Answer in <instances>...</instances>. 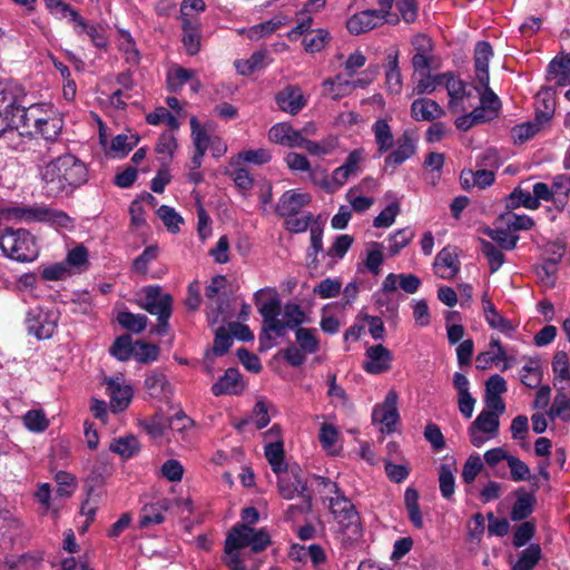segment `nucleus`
I'll return each mask as SVG.
<instances>
[{
    "instance_id": "nucleus-4",
    "label": "nucleus",
    "mask_w": 570,
    "mask_h": 570,
    "mask_svg": "<svg viewBox=\"0 0 570 570\" xmlns=\"http://www.w3.org/2000/svg\"><path fill=\"white\" fill-rule=\"evenodd\" d=\"M311 245L307 249V267L317 271L323 264L326 268H332L337 261L342 259L353 243V237L348 235H338L333 244L324 250L323 248V228L318 224L309 227Z\"/></svg>"
},
{
    "instance_id": "nucleus-24",
    "label": "nucleus",
    "mask_w": 570,
    "mask_h": 570,
    "mask_svg": "<svg viewBox=\"0 0 570 570\" xmlns=\"http://www.w3.org/2000/svg\"><path fill=\"white\" fill-rule=\"evenodd\" d=\"M303 137L301 131L285 122L272 126L268 131L271 141L291 148L299 147L303 142Z\"/></svg>"
},
{
    "instance_id": "nucleus-57",
    "label": "nucleus",
    "mask_w": 570,
    "mask_h": 570,
    "mask_svg": "<svg viewBox=\"0 0 570 570\" xmlns=\"http://www.w3.org/2000/svg\"><path fill=\"white\" fill-rule=\"evenodd\" d=\"M184 47L188 55L194 56L199 51L200 48V36L198 28L194 26L189 20L183 21V39Z\"/></svg>"
},
{
    "instance_id": "nucleus-28",
    "label": "nucleus",
    "mask_w": 570,
    "mask_h": 570,
    "mask_svg": "<svg viewBox=\"0 0 570 570\" xmlns=\"http://www.w3.org/2000/svg\"><path fill=\"white\" fill-rule=\"evenodd\" d=\"M433 267L439 277L443 279H451L460 271V262L452 249L443 248L438 253Z\"/></svg>"
},
{
    "instance_id": "nucleus-45",
    "label": "nucleus",
    "mask_w": 570,
    "mask_h": 570,
    "mask_svg": "<svg viewBox=\"0 0 570 570\" xmlns=\"http://www.w3.org/2000/svg\"><path fill=\"white\" fill-rule=\"evenodd\" d=\"M414 230L411 228H400L387 237V252L390 256H396L403 248H405L414 238Z\"/></svg>"
},
{
    "instance_id": "nucleus-35",
    "label": "nucleus",
    "mask_w": 570,
    "mask_h": 570,
    "mask_svg": "<svg viewBox=\"0 0 570 570\" xmlns=\"http://www.w3.org/2000/svg\"><path fill=\"white\" fill-rule=\"evenodd\" d=\"M548 75L558 86H567L570 82V52L552 59L548 66Z\"/></svg>"
},
{
    "instance_id": "nucleus-51",
    "label": "nucleus",
    "mask_w": 570,
    "mask_h": 570,
    "mask_svg": "<svg viewBox=\"0 0 570 570\" xmlns=\"http://www.w3.org/2000/svg\"><path fill=\"white\" fill-rule=\"evenodd\" d=\"M520 380L530 389L538 387L542 380L540 362L538 360H529L520 370Z\"/></svg>"
},
{
    "instance_id": "nucleus-23",
    "label": "nucleus",
    "mask_w": 570,
    "mask_h": 570,
    "mask_svg": "<svg viewBox=\"0 0 570 570\" xmlns=\"http://www.w3.org/2000/svg\"><path fill=\"white\" fill-rule=\"evenodd\" d=\"M484 88V92L481 95L474 91L476 96L475 101L479 100L480 105L474 107V111L480 115L481 121H490L494 119L501 107L499 97L489 88V85Z\"/></svg>"
},
{
    "instance_id": "nucleus-44",
    "label": "nucleus",
    "mask_w": 570,
    "mask_h": 570,
    "mask_svg": "<svg viewBox=\"0 0 570 570\" xmlns=\"http://www.w3.org/2000/svg\"><path fill=\"white\" fill-rule=\"evenodd\" d=\"M570 394L568 391L557 390L553 403L548 412L550 420L560 419L563 422H570Z\"/></svg>"
},
{
    "instance_id": "nucleus-14",
    "label": "nucleus",
    "mask_w": 570,
    "mask_h": 570,
    "mask_svg": "<svg viewBox=\"0 0 570 570\" xmlns=\"http://www.w3.org/2000/svg\"><path fill=\"white\" fill-rule=\"evenodd\" d=\"M107 391L110 397V410L114 413H119L125 411L134 395V390L130 384H127L122 375H116L109 377L106 381Z\"/></svg>"
},
{
    "instance_id": "nucleus-41",
    "label": "nucleus",
    "mask_w": 570,
    "mask_h": 570,
    "mask_svg": "<svg viewBox=\"0 0 570 570\" xmlns=\"http://www.w3.org/2000/svg\"><path fill=\"white\" fill-rule=\"evenodd\" d=\"M498 224L503 225L512 234L529 230L534 226V220L528 215H519L512 212L504 213L498 218Z\"/></svg>"
},
{
    "instance_id": "nucleus-39",
    "label": "nucleus",
    "mask_w": 570,
    "mask_h": 570,
    "mask_svg": "<svg viewBox=\"0 0 570 570\" xmlns=\"http://www.w3.org/2000/svg\"><path fill=\"white\" fill-rule=\"evenodd\" d=\"M554 100L550 90H541L535 96V119L541 124H547L554 114Z\"/></svg>"
},
{
    "instance_id": "nucleus-18",
    "label": "nucleus",
    "mask_w": 570,
    "mask_h": 570,
    "mask_svg": "<svg viewBox=\"0 0 570 570\" xmlns=\"http://www.w3.org/2000/svg\"><path fill=\"white\" fill-rule=\"evenodd\" d=\"M311 199L312 197L308 193L299 189L287 190L278 199L276 212L283 217L295 216Z\"/></svg>"
},
{
    "instance_id": "nucleus-36",
    "label": "nucleus",
    "mask_w": 570,
    "mask_h": 570,
    "mask_svg": "<svg viewBox=\"0 0 570 570\" xmlns=\"http://www.w3.org/2000/svg\"><path fill=\"white\" fill-rule=\"evenodd\" d=\"M287 23L288 18L285 14H276L267 21L252 26L247 30V37L250 40H259L261 38L272 35L274 31Z\"/></svg>"
},
{
    "instance_id": "nucleus-47",
    "label": "nucleus",
    "mask_w": 570,
    "mask_h": 570,
    "mask_svg": "<svg viewBox=\"0 0 570 570\" xmlns=\"http://www.w3.org/2000/svg\"><path fill=\"white\" fill-rule=\"evenodd\" d=\"M325 90L331 94L333 99H338L348 95L356 87L355 81L346 79L344 76L338 75L334 79H326L323 82Z\"/></svg>"
},
{
    "instance_id": "nucleus-54",
    "label": "nucleus",
    "mask_w": 570,
    "mask_h": 570,
    "mask_svg": "<svg viewBox=\"0 0 570 570\" xmlns=\"http://www.w3.org/2000/svg\"><path fill=\"white\" fill-rule=\"evenodd\" d=\"M147 316L144 314H134L128 311L119 312L117 322L119 325L132 333H141L147 326Z\"/></svg>"
},
{
    "instance_id": "nucleus-59",
    "label": "nucleus",
    "mask_w": 570,
    "mask_h": 570,
    "mask_svg": "<svg viewBox=\"0 0 570 570\" xmlns=\"http://www.w3.org/2000/svg\"><path fill=\"white\" fill-rule=\"evenodd\" d=\"M149 125L158 126L165 124L170 130H177L180 127L178 119L165 107H157L146 116Z\"/></svg>"
},
{
    "instance_id": "nucleus-58",
    "label": "nucleus",
    "mask_w": 570,
    "mask_h": 570,
    "mask_svg": "<svg viewBox=\"0 0 570 570\" xmlns=\"http://www.w3.org/2000/svg\"><path fill=\"white\" fill-rule=\"evenodd\" d=\"M189 124L195 150L206 154L214 136L209 135L207 130L199 125V121L196 117H191Z\"/></svg>"
},
{
    "instance_id": "nucleus-12",
    "label": "nucleus",
    "mask_w": 570,
    "mask_h": 570,
    "mask_svg": "<svg viewBox=\"0 0 570 570\" xmlns=\"http://www.w3.org/2000/svg\"><path fill=\"white\" fill-rule=\"evenodd\" d=\"M264 438L268 440L264 446V454L272 471L277 474L289 468L291 464L285 461L284 442L281 438L279 426L273 425L264 433Z\"/></svg>"
},
{
    "instance_id": "nucleus-33",
    "label": "nucleus",
    "mask_w": 570,
    "mask_h": 570,
    "mask_svg": "<svg viewBox=\"0 0 570 570\" xmlns=\"http://www.w3.org/2000/svg\"><path fill=\"white\" fill-rule=\"evenodd\" d=\"M73 31L79 37L83 35L88 36L95 47H107L108 41L106 32L104 27L99 23H91L82 17L73 28Z\"/></svg>"
},
{
    "instance_id": "nucleus-64",
    "label": "nucleus",
    "mask_w": 570,
    "mask_h": 570,
    "mask_svg": "<svg viewBox=\"0 0 570 570\" xmlns=\"http://www.w3.org/2000/svg\"><path fill=\"white\" fill-rule=\"evenodd\" d=\"M195 71L185 69L183 67H176L167 73V85L170 91L180 90L188 81L193 80Z\"/></svg>"
},
{
    "instance_id": "nucleus-19",
    "label": "nucleus",
    "mask_w": 570,
    "mask_h": 570,
    "mask_svg": "<svg viewBox=\"0 0 570 570\" xmlns=\"http://www.w3.org/2000/svg\"><path fill=\"white\" fill-rule=\"evenodd\" d=\"M33 122L36 131L47 144H55L63 127L62 118L53 110L45 117H35Z\"/></svg>"
},
{
    "instance_id": "nucleus-27",
    "label": "nucleus",
    "mask_w": 570,
    "mask_h": 570,
    "mask_svg": "<svg viewBox=\"0 0 570 570\" xmlns=\"http://www.w3.org/2000/svg\"><path fill=\"white\" fill-rule=\"evenodd\" d=\"M553 372V385L557 390L570 393V361L564 351H558L551 363Z\"/></svg>"
},
{
    "instance_id": "nucleus-22",
    "label": "nucleus",
    "mask_w": 570,
    "mask_h": 570,
    "mask_svg": "<svg viewBox=\"0 0 570 570\" xmlns=\"http://www.w3.org/2000/svg\"><path fill=\"white\" fill-rule=\"evenodd\" d=\"M415 151L416 140L409 131H405L396 140L395 149L385 157V165L395 168L411 158Z\"/></svg>"
},
{
    "instance_id": "nucleus-32",
    "label": "nucleus",
    "mask_w": 570,
    "mask_h": 570,
    "mask_svg": "<svg viewBox=\"0 0 570 570\" xmlns=\"http://www.w3.org/2000/svg\"><path fill=\"white\" fill-rule=\"evenodd\" d=\"M253 528L247 524H236L232 528L225 540V553L249 547Z\"/></svg>"
},
{
    "instance_id": "nucleus-52",
    "label": "nucleus",
    "mask_w": 570,
    "mask_h": 570,
    "mask_svg": "<svg viewBox=\"0 0 570 570\" xmlns=\"http://www.w3.org/2000/svg\"><path fill=\"white\" fill-rule=\"evenodd\" d=\"M384 470L390 481L401 483L410 475L411 466L404 459L400 462L384 459Z\"/></svg>"
},
{
    "instance_id": "nucleus-2",
    "label": "nucleus",
    "mask_w": 570,
    "mask_h": 570,
    "mask_svg": "<svg viewBox=\"0 0 570 570\" xmlns=\"http://www.w3.org/2000/svg\"><path fill=\"white\" fill-rule=\"evenodd\" d=\"M39 177L47 196L68 194L88 180L86 164L72 154H65L38 164Z\"/></svg>"
},
{
    "instance_id": "nucleus-63",
    "label": "nucleus",
    "mask_w": 570,
    "mask_h": 570,
    "mask_svg": "<svg viewBox=\"0 0 570 570\" xmlns=\"http://www.w3.org/2000/svg\"><path fill=\"white\" fill-rule=\"evenodd\" d=\"M157 216L171 234H177L180 230V225L184 224V218L175 210V208L168 205H161L157 209Z\"/></svg>"
},
{
    "instance_id": "nucleus-3",
    "label": "nucleus",
    "mask_w": 570,
    "mask_h": 570,
    "mask_svg": "<svg viewBox=\"0 0 570 570\" xmlns=\"http://www.w3.org/2000/svg\"><path fill=\"white\" fill-rule=\"evenodd\" d=\"M279 493L284 499H312V494H320L321 499H331L328 495L337 493L335 482L321 475H313L308 481L305 472L296 463L276 474Z\"/></svg>"
},
{
    "instance_id": "nucleus-30",
    "label": "nucleus",
    "mask_w": 570,
    "mask_h": 570,
    "mask_svg": "<svg viewBox=\"0 0 570 570\" xmlns=\"http://www.w3.org/2000/svg\"><path fill=\"white\" fill-rule=\"evenodd\" d=\"M384 245L380 242H370L364 248V269L373 276L382 273L384 264Z\"/></svg>"
},
{
    "instance_id": "nucleus-61",
    "label": "nucleus",
    "mask_w": 570,
    "mask_h": 570,
    "mask_svg": "<svg viewBox=\"0 0 570 570\" xmlns=\"http://www.w3.org/2000/svg\"><path fill=\"white\" fill-rule=\"evenodd\" d=\"M417 78L413 91L417 95L431 94L443 85V73L432 76L430 72L415 75Z\"/></svg>"
},
{
    "instance_id": "nucleus-37",
    "label": "nucleus",
    "mask_w": 570,
    "mask_h": 570,
    "mask_svg": "<svg viewBox=\"0 0 570 570\" xmlns=\"http://www.w3.org/2000/svg\"><path fill=\"white\" fill-rule=\"evenodd\" d=\"M109 449L114 453L119 454L122 459H130L140 451V443L135 435L129 434L114 439Z\"/></svg>"
},
{
    "instance_id": "nucleus-20",
    "label": "nucleus",
    "mask_w": 570,
    "mask_h": 570,
    "mask_svg": "<svg viewBox=\"0 0 570 570\" xmlns=\"http://www.w3.org/2000/svg\"><path fill=\"white\" fill-rule=\"evenodd\" d=\"M99 140L107 156L111 158H124L138 145L139 137L137 135L120 134L115 136L110 144L107 145L106 136L100 132Z\"/></svg>"
},
{
    "instance_id": "nucleus-48",
    "label": "nucleus",
    "mask_w": 570,
    "mask_h": 570,
    "mask_svg": "<svg viewBox=\"0 0 570 570\" xmlns=\"http://www.w3.org/2000/svg\"><path fill=\"white\" fill-rule=\"evenodd\" d=\"M485 234L507 250L515 248L519 240V236L517 234H512L510 229L501 224H498L494 228L487 229Z\"/></svg>"
},
{
    "instance_id": "nucleus-26",
    "label": "nucleus",
    "mask_w": 570,
    "mask_h": 570,
    "mask_svg": "<svg viewBox=\"0 0 570 570\" xmlns=\"http://www.w3.org/2000/svg\"><path fill=\"white\" fill-rule=\"evenodd\" d=\"M493 56L492 47L487 41H479L474 49V67L479 83L487 87L490 81L489 62Z\"/></svg>"
},
{
    "instance_id": "nucleus-29",
    "label": "nucleus",
    "mask_w": 570,
    "mask_h": 570,
    "mask_svg": "<svg viewBox=\"0 0 570 570\" xmlns=\"http://www.w3.org/2000/svg\"><path fill=\"white\" fill-rule=\"evenodd\" d=\"M243 390L240 374L237 368L229 367L212 386L215 396L224 394H238Z\"/></svg>"
},
{
    "instance_id": "nucleus-38",
    "label": "nucleus",
    "mask_w": 570,
    "mask_h": 570,
    "mask_svg": "<svg viewBox=\"0 0 570 570\" xmlns=\"http://www.w3.org/2000/svg\"><path fill=\"white\" fill-rule=\"evenodd\" d=\"M148 394L155 399H168L171 395L170 385L161 373H153L145 379Z\"/></svg>"
},
{
    "instance_id": "nucleus-17",
    "label": "nucleus",
    "mask_w": 570,
    "mask_h": 570,
    "mask_svg": "<svg viewBox=\"0 0 570 570\" xmlns=\"http://www.w3.org/2000/svg\"><path fill=\"white\" fill-rule=\"evenodd\" d=\"M282 317L283 318L279 320L282 330L273 331L272 346L275 344L277 338L285 336L287 330L296 331L302 327L303 324L308 322L307 315L301 305L293 302H288L283 306Z\"/></svg>"
},
{
    "instance_id": "nucleus-25",
    "label": "nucleus",
    "mask_w": 570,
    "mask_h": 570,
    "mask_svg": "<svg viewBox=\"0 0 570 570\" xmlns=\"http://www.w3.org/2000/svg\"><path fill=\"white\" fill-rule=\"evenodd\" d=\"M275 99L283 111L292 115L299 112L306 104L302 90L295 86L285 87L276 95Z\"/></svg>"
},
{
    "instance_id": "nucleus-8",
    "label": "nucleus",
    "mask_w": 570,
    "mask_h": 570,
    "mask_svg": "<svg viewBox=\"0 0 570 570\" xmlns=\"http://www.w3.org/2000/svg\"><path fill=\"white\" fill-rule=\"evenodd\" d=\"M400 422L399 393L392 389L386 393L383 402L373 406L372 423L379 426L381 434L390 435L397 432Z\"/></svg>"
},
{
    "instance_id": "nucleus-40",
    "label": "nucleus",
    "mask_w": 570,
    "mask_h": 570,
    "mask_svg": "<svg viewBox=\"0 0 570 570\" xmlns=\"http://www.w3.org/2000/svg\"><path fill=\"white\" fill-rule=\"evenodd\" d=\"M267 57L268 52L266 50H258L253 52L248 59L236 60L234 65L239 75L249 76L266 66Z\"/></svg>"
},
{
    "instance_id": "nucleus-5",
    "label": "nucleus",
    "mask_w": 570,
    "mask_h": 570,
    "mask_svg": "<svg viewBox=\"0 0 570 570\" xmlns=\"http://www.w3.org/2000/svg\"><path fill=\"white\" fill-rule=\"evenodd\" d=\"M254 302L263 318L262 333L259 335V350L272 347L273 331L282 330L279 325L281 298L273 287H264L254 294Z\"/></svg>"
},
{
    "instance_id": "nucleus-7",
    "label": "nucleus",
    "mask_w": 570,
    "mask_h": 570,
    "mask_svg": "<svg viewBox=\"0 0 570 570\" xmlns=\"http://www.w3.org/2000/svg\"><path fill=\"white\" fill-rule=\"evenodd\" d=\"M0 249L4 257L18 263H31L39 255L36 236L24 228H6L0 236Z\"/></svg>"
},
{
    "instance_id": "nucleus-13",
    "label": "nucleus",
    "mask_w": 570,
    "mask_h": 570,
    "mask_svg": "<svg viewBox=\"0 0 570 570\" xmlns=\"http://www.w3.org/2000/svg\"><path fill=\"white\" fill-rule=\"evenodd\" d=\"M392 352L382 344L370 345L364 353L363 368L372 375H380L391 370Z\"/></svg>"
},
{
    "instance_id": "nucleus-16",
    "label": "nucleus",
    "mask_w": 570,
    "mask_h": 570,
    "mask_svg": "<svg viewBox=\"0 0 570 570\" xmlns=\"http://www.w3.org/2000/svg\"><path fill=\"white\" fill-rule=\"evenodd\" d=\"M166 502L167 501H150L145 503L139 510L136 529L148 531L164 523L169 510Z\"/></svg>"
},
{
    "instance_id": "nucleus-21",
    "label": "nucleus",
    "mask_w": 570,
    "mask_h": 570,
    "mask_svg": "<svg viewBox=\"0 0 570 570\" xmlns=\"http://www.w3.org/2000/svg\"><path fill=\"white\" fill-rule=\"evenodd\" d=\"M422 282L413 274H394L390 273L382 282L381 291L384 294L393 293L399 287L406 294H414L419 291Z\"/></svg>"
},
{
    "instance_id": "nucleus-34",
    "label": "nucleus",
    "mask_w": 570,
    "mask_h": 570,
    "mask_svg": "<svg viewBox=\"0 0 570 570\" xmlns=\"http://www.w3.org/2000/svg\"><path fill=\"white\" fill-rule=\"evenodd\" d=\"M484 320L492 330H497L505 337L512 338L517 332L518 325L505 318L495 306L487 305Z\"/></svg>"
},
{
    "instance_id": "nucleus-50",
    "label": "nucleus",
    "mask_w": 570,
    "mask_h": 570,
    "mask_svg": "<svg viewBox=\"0 0 570 570\" xmlns=\"http://www.w3.org/2000/svg\"><path fill=\"white\" fill-rule=\"evenodd\" d=\"M178 142L175 135L171 131L163 132L156 144V153L159 159L167 164L171 160L175 151L177 150Z\"/></svg>"
},
{
    "instance_id": "nucleus-15",
    "label": "nucleus",
    "mask_w": 570,
    "mask_h": 570,
    "mask_svg": "<svg viewBox=\"0 0 570 570\" xmlns=\"http://www.w3.org/2000/svg\"><path fill=\"white\" fill-rule=\"evenodd\" d=\"M145 302L141 305L148 313L157 315L163 323L171 315L173 299L169 294L161 293L159 286H146L144 288Z\"/></svg>"
},
{
    "instance_id": "nucleus-60",
    "label": "nucleus",
    "mask_w": 570,
    "mask_h": 570,
    "mask_svg": "<svg viewBox=\"0 0 570 570\" xmlns=\"http://www.w3.org/2000/svg\"><path fill=\"white\" fill-rule=\"evenodd\" d=\"M508 206L513 208L522 206L535 210L540 207V203L537 202L533 193L522 188H515L508 198Z\"/></svg>"
},
{
    "instance_id": "nucleus-49",
    "label": "nucleus",
    "mask_w": 570,
    "mask_h": 570,
    "mask_svg": "<svg viewBox=\"0 0 570 570\" xmlns=\"http://www.w3.org/2000/svg\"><path fill=\"white\" fill-rule=\"evenodd\" d=\"M330 509L342 527H350L356 515L354 501H330Z\"/></svg>"
},
{
    "instance_id": "nucleus-62",
    "label": "nucleus",
    "mask_w": 570,
    "mask_h": 570,
    "mask_svg": "<svg viewBox=\"0 0 570 570\" xmlns=\"http://www.w3.org/2000/svg\"><path fill=\"white\" fill-rule=\"evenodd\" d=\"M505 352L500 340L491 337L490 350L482 352L476 356V363L479 368H485L489 364L497 360H504Z\"/></svg>"
},
{
    "instance_id": "nucleus-43",
    "label": "nucleus",
    "mask_w": 570,
    "mask_h": 570,
    "mask_svg": "<svg viewBox=\"0 0 570 570\" xmlns=\"http://www.w3.org/2000/svg\"><path fill=\"white\" fill-rule=\"evenodd\" d=\"M356 169V150L351 151L345 165L336 168L330 175L331 193L341 188L347 180L348 176Z\"/></svg>"
},
{
    "instance_id": "nucleus-10",
    "label": "nucleus",
    "mask_w": 570,
    "mask_h": 570,
    "mask_svg": "<svg viewBox=\"0 0 570 570\" xmlns=\"http://www.w3.org/2000/svg\"><path fill=\"white\" fill-rule=\"evenodd\" d=\"M57 313L40 306L31 307L26 316L28 333L38 340L50 338L57 328Z\"/></svg>"
},
{
    "instance_id": "nucleus-55",
    "label": "nucleus",
    "mask_w": 570,
    "mask_h": 570,
    "mask_svg": "<svg viewBox=\"0 0 570 570\" xmlns=\"http://www.w3.org/2000/svg\"><path fill=\"white\" fill-rule=\"evenodd\" d=\"M46 9L56 19H59V20L67 19L68 22L71 24L72 29L76 27L78 21H80V19L82 18V16L79 13V11L77 9H75L73 7H71L69 3H67L65 0L57 2Z\"/></svg>"
},
{
    "instance_id": "nucleus-31",
    "label": "nucleus",
    "mask_w": 570,
    "mask_h": 570,
    "mask_svg": "<svg viewBox=\"0 0 570 570\" xmlns=\"http://www.w3.org/2000/svg\"><path fill=\"white\" fill-rule=\"evenodd\" d=\"M411 114L417 121H432L440 118L444 111L436 101L429 98H420L412 102Z\"/></svg>"
},
{
    "instance_id": "nucleus-42",
    "label": "nucleus",
    "mask_w": 570,
    "mask_h": 570,
    "mask_svg": "<svg viewBox=\"0 0 570 570\" xmlns=\"http://www.w3.org/2000/svg\"><path fill=\"white\" fill-rule=\"evenodd\" d=\"M296 345L304 351L305 354H315L320 350V341L317 330L311 327H299L295 331Z\"/></svg>"
},
{
    "instance_id": "nucleus-9",
    "label": "nucleus",
    "mask_w": 570,
    "mask_h": 570,
    "mask_svg": "<svg viewBox=\"0 0 570 570\" xmlns=\"http://www.w3.org/2000/svg\"><path fill=\"white\" fill-rule=\"evenodd\" d=\"M443 85L449 95V108L453 112H465L469 108H473L475 105L474 91H478L475 87H468L460 78L453 73H443Z\"/></svg>"
},
{
    "instance_id": "nucleus-6",
    "label": "nucleus",
    "mask_w": 570,
    "mask_h": 570,
    "mask_svg": "<svg viewBox=\"0 0 570 570\" xmlns=\"http://www.w3.org/2000/svg\"><path fill=\"white\" fill-rule=\"evenodd\" d=\"M2 214L18 223H46L56 228L72 227V219L67 213L46 205L10 206L4 208Z\"/></svg>"
},
{
    "instance_id": "nucleus-11",
    "label": "nucleus",
    "mask_w": 570,
    "mask_h": 570,
    "mask_svg": "<svg viewBox=\"0 0 570 570\" xmlns=\"http://www.w3.org/2000/svg\"><path fill=\"white\" fill-rule=\"evenodd\" d=\"M500 420L498 413L481 412L469 426L470 442L475 448H481L499 433Z\"/></svg>"
},
{
    "instance_id": "nucleus-1",
    "label": "nucleus",
    "mask_w": 570,
    "mask_h": 570,
    "mask_svg": "<svg viewBox=\"0 0 570 570\" xmlns=\"http://www.w3.org/2000/svg\"><path fill=\"white\" fill-rule=\"evenodd\" d=\"M22 89L14 83L0 82V137L3 135L10 148L23 151L27 144L32 142L30 132L20 131L28 128L30 115L40 109L32 105L29 109L22 106Z\"/></svg>"
},
{
    "instance_id": "nucleus-46",
    "label": "nucleus",
    "mask_w": 570,
    "mask_h": 570,
    "mask_svg": "<svg viewBox=\"0 0 570 570\" xmlns=\"http://www.w3.org/2000/svg\"><path fill=\"white\" fill-rule=\"evenodd\" d=\"M541 559V548L537 543H531L522 550L518 560L512 564V570H532Z\"/></svg>"
},
{
    "instance_id": "nucleus-53",
    "label": "nucleus",
    "mask_w": 570,
    "mask_h": 570,
    "mask_svg": "<svg viewBox=\"0 0 570 570\" xmlns=\"http://www.w3.org/2000/svg\"><path fill=\"white\" fill-rule=\"evenodd\" d=\"M24 428L32 433H41L49 426L46 413L40 409H32L22 416Z\"/></svg>"
},
{
    "instance_id": "nucleus-56",
    "label": "nucleus",
    "mask_w": 570,
    "mask_h": 570,
    "mask_svg": "<svg viewBox=\"0 0 570 570\" xmlns=\"http://www.w3.org/2000/svg\"><path fill=\"white\" fill-rule=\"evenodd\" d=\"M373 132L375 142L380 153L387 151L393 145V135L391 128L385 119H379L374 122Z\"/></svg>"
}]
</instances>
